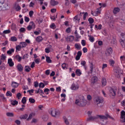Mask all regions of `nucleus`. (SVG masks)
I'll list each match as a JSON object with an SVG mask.
<instances>
[{
	"label": "nucleus",
	"instance_id": "f257e3e1",
	"mask_svg": "<svg viewBox=\"0 0 125 125\" xmlns=\"http://www.w3.org/2000/svg\"><path fill=\"white\" fill-rule=\"evenodd\" d=\"M75 104L80 106V107H83L86 105V100H85L83 96L81 95L79 97V99H76Z\"/></svg>",
	"mask_w": 125,
	"mask_h": 125
},
{
	"label": "nucleus",
	"instance_id": "f03ea898",
	"mask_svg": "<svg viewBox=\"0 0 125 125\" xmlns=\"http://www.w3.org/2000/svg\"><path fill=\"white\" fill-rule=\"evenodd\" d=\"M49 114L53 118H59L61 113L60 111L55 108H51L49 110Z\"/></svg>",
	"mask_w": 125,
	"mask_h": 125
},
{
	"label": "nucleus",
	"instance_id": "7ed1b4c3",
	"mask_svg": "<svg viewBox=\"0 0 125 125\" xmlns=\"http://www.w3.org/2000/svg\"><path fill=\"white\" fill-rule=\"evenodd\" d=\"M118 88L117 87H114L113 88H111L109 89V96L111 98H115V96H116V93L117 92V90Z\"/></svg>",
	"mask_w": 125,
	"mask_h": 125
},
{
	"label": "nucleus",
	"instance_id": "20e7f679",
	"mask_svg": "<svg viewBox=\"0 0 125 125\" xmlns=\"http://www.w3.org/2000/svg\"><path fill=\"white\" fill-rule=\"evenodd\" d=\"M104 101V99L101 97H99L98 96H96L94 98V102L95 104H96L97 105H98V104H101Z\"/></svg>",
	"mask_w": 125,
	"mask_h": 125
},
{
	"label": "nucleus",
	"instance_id": "39448f33",
	"mask_svg": "<svg viewBox=\"0 0 125 125\" xmlns=\"http://www.w3.org/2000/svg\"><path fill=\"white\" fill-rule=\"evenodd\" d=\"M113 52V49L111 47H108L105 51L106 56H110Z\"/></svg>",
	"mask_w": 125,
	"mask_h": 125
},
{
	"label": "nucleus",
	"instance_id": "423d86ee",
	"mask_svg": "<svg viewBox=\"0 0 125 125\" xmlns=\"http://www.w3.org/2000/svg\"><path fill=\"white\" fill-rule=\"evenodd\" d=\"M35 25L34 22L31 21L30 22L29 25L27 26V29L28 31H31L32 29H35Z\"/></svg>",
	"mask_w": 125,
	"mask_h": 125
},
{
	"label": "nucleus",
	"instance_id": "0eeeda50",
	"mask_svg": "<svg viewBox=\"0 0 125 125\" xmlns=\"http://www.w3.org/2000/svg\"><path fill=\"white\" fill-rule=\"evenodd\" d=\"M120 119L121 123H125V111L124 110L121 111Z\"/></svg>",
	"mask_w": 125,
	"mask_h": 125
},
{
	"label": "nucleus",
	"instance_id": "6e6552de",
	"mask_svg": "<svg viewBox=\"0 0 125 125\" xmlns=\"http://www.w3.org/2000/svg\"><path fill=\"white\" fill-rule=\"evenodd\" d=\"M82 17V13H80V14L77 15L75 16L74 18V21H78V22H80V20H81V18Z\"/></svg>",
	"mask_w": 125,
	"mask_h": 125
},
{
	"label": "nucleus",
	"instance_id": "1a4fd4ad",
	"mask_svg": "<svg viewBox=\"0 0 125 125\" xmlns=\"http://www.w3.org/2000/svg\"><path fill=\"white\" fill-rule=\"evenodd\" d=\"M14 7L16 11H19L21 9V7L19 5L18 2H16L14 4Z\"/></svg>",
	"mask_w": 125,
	"mask_h": 125
},
{
	"label": "nucleus",
	"instance_id": "9d476101",
	"mask_svg": "<svg viewBox=\"0 0 125 125\" xmlns=\"http://www.w3.org/2000/svg\"><path fill=\"white\" fill-rule=\"evenodd\" d=\"M97 119V115L96 116H91L89 118H87V122H90V121H94V120H96Z\"/></svg>",
	"mask_w": 125,
	"mask_h": 125
},
{
	"label": "nucleus",
	"instance_id": "9b49d317",
	"mask_svg": "<svg viewBox=\"0 0 125 125\" xmlns=\"http://www.w3.org/2000/svg\"><path fill=\"white\" fill-rule=\"evenodd\" d=\"M79 85L78 84H72L71 86V89L72 90H77V89H79Z\"/></svg>",
	"mask_w": 125,
	"mask_h": 125
},
{
	"label": "nucleus",
	"instance_id": "f8f14e48",
	"mask_svg": "<svg viewBox=\"0 0 125 125\" xmlns=\"http://www.w3.org/2000/svg\"><path fill=\"white\" fill-rule=\"evenodd\" d=\"M8 64L10 67H13V66H14V62H13V61H12V59H9L8 60Z\"/></svg>",
	"mask_w": 125,
	"mask_h": 125
},
{
	"label": "nucleus",
	"instance_id": "ddd939ff",
	"mask_svg": "<svg viewBox=\"0 0 125 125\" xmlns=\"http://www.w3.org/2000/svg\"><path fill=\"white\" fill-rule=\"evenodd\" d=\"M96 82H97V77L95 76L93 77L91 80V84H94Z\"/></svg>",
	"mask_w": 125,
	"mask_h": 125
},
{
	"label": "nucleus",
	"instance_id": "4468645a",
	"mask_svg": "<svg viewBox=\"0 0 125 125\" xmlns=\"http://www.w3.org/2000/svg\"><path fill=\"white\" fill-rule=\"evenodd\" d=\"M97 118L100 120H107V117L103 115H97Z\"/></svg>",
	"mask_w": 125,
	"mask_h": 125
},
{
	"label": "nucleus",
	"instance_id": "2eb2a0df",
	"mask_svg": "<svg viewBox=\"0 0 125 125\" xmlns=\"http://www.w3.org/2000/svg\"><path fill=\"white\" fill-rule=\"evenodd\" d=\"M50 4L51 5H52V6H55V5L58 4V2L55 1V0H51Z\"/></svg>",
	"mask_w": 125,
	"mask_h": 125
},
{
	"label": "nucleus",
	"instance_id": "dca6fc26",
	"mask_svg": "<svg viewBox=\"0 0 125 125\" xmlns=\"http://www.w3.org/2000/svg\"><path fill=\"white\" fill-rule=\"evenodd\" d=\"M17 69L18 71H19V72H22L23 71V67L22 66V65L18 64L17 65Z\"/></svg>",
	"mask_w": 125,
	"mask_h": 125
},
{
	"label": "nucleus",
	"instance_id": "f3484780",
	"mask_svg": "<svg viewBox=\"0 0 125 125\" xmlns=\"http://www.w3.org/2000/svg\"><path fill=\"white\" fill-rule=\"evenodd\" d=\"M102 85L103 86H105V85H106V84H107V81L106 80V79H105V78L102 79Z\"/></svg>",
	"mask_w": 125,
	"mask_h": 125
},
{
	"label": "nucleus",
	"instance_id": "a211bd4d",
	"mask_svg": "<svg viewBox=\"0 0 125 125\" xmlns=\"http://www.w3.org/2000/svg\"><path fill=\"white\" fill-rule=\"evenodd\" d=\"M120 9L118 7L114 8L113 12L114 14H117V13L120 12Z\"/></svg>",
	"mask_w": 125,
	"mask_h": 125
},
{
	"label": "nucleus",
	"instance_id": "6ab92c4d",
	"mask_svg": "<svg viewBox=\"0 0 125 125\" xmlns=\"http://www.w3.org/2000/svg\"><path fill=\"white\" fill-rule=\"evenodd\" d=\"M27 118H28V115L27 114L22 115L20 117L21 120H25Z\"/></svg>",
	"mask_w": 125,
	"mask_h": 125
},
{
	"label": "nucleus",
	"instance_id": "aec40b11",
	"mask_svg": "<svg viewBox=\"0 0 125 125\" xmlns=\"http://www.w3.org/2000/svg\"><path fill=\"white\" fill-rule=\"evenodd\" d=\"M20 45H21V47H26V46H27V43H26V42H21Z\"/></svg>",
	"mask_w": 125,
	"mask_h": 125
},
{
	"label": "nucleus",
	"instance_id": "412c9836",
	"mask_svg": "<svg viewBox=\"0 0 125 125\" xmlns=\"http://www.w3.org/2000/svg\"><path fill=\"white\" fill-rule=\"evenodd\" d=\"M14 52V49L11 48L9 50L7 51V54H9V55H10V54H12Z\"/></svg>",
	"mask_w": 125,
	"mask_h": 125
},
{
	"label": "nucleus",
	"instance_id": "4be33fe9",
	"mask_svg": "<svg viewBox=\"0 0 125 125\" xmlns=\"http://www.w3.org/2000/svg\"><path fill=\"white\" fill-rule=\"evenodd\" d=\"M63 119L65 125H69V121H68V119H67V118H66V117L65 116H63Z\"/></svg>",
	"mask_w": 125,
	"mask_h": 125
},
{
	"label": "nucleus",
	"instance_id": "5701e85b",
	"mask_svg": "<svg viewBox=\"0 0 125 125\" xmlns=\"http://www.w3.org/2000/svg\"><path fill=\"white\" fill-rule=\"evenodd\" d=\"M50 48H51V45H49V47H47L45 49L46 53H49L50 52Z\"/></svg>",
	"mask_w": 125,
	"mask_h": 125
},
{
	"label": "nucleus",
	"instance_id": "b1692460",
	"mask_svg": "<svg viewBox=\"0 0 125 125\" xmlns=\"http://www.w3.org/2000/svg\"><path fill=\"white\" fill-rule=\"evenodd\" d=\"M42 37L41 36H38L37 38H36V41L38 42H42Z\"/></svg>",
	"mask_w": 125,
	"mask_h": 125
},
{
	"label": "nucleus",
	"instance_id": "393cba45",
	"mask_svg": "<svg viewBox=\"0 0 125 125\" xmlns=\"http://www.w3.org/2000/svg\"><path fill=\"white\" fill-rule=\"evenodd\" d=\"M120 43L123 47H125V40H120Z\"/></svg>",
	"mask_w": 125,
	"mask_h": 125
},
{
	"label": "nucleus",
	"instance_id": "a878e982",
	"mask_svg": "<svg viewBox=\"0 0 125 125\" xmlns=\"http://www.w3.org/2000/svg\"><path fill=\"white\" fill-rule=\"evenodd\" d=\"M24 70L25 72H29L30 71H31V68H30V66H25L24 67Z\"/></svg>",
	"mask_w": 125,
	"mask_h": 125
},
{
	"label": "nucleus",
	"instance_id": "bb28decb",
	"mask_svg": "<svg viewBox=\"0 0 125 125\" xmlns=\"http://www.w3.org/2000/svg\"><path fill=\"white\" fill-rule=\"evenodd\" d=\"M18 84L16 82H13L11 84V86H12V87H18Z\"/></svg>",
	"mask_w": 125,
	"mask_h": 125
},
{
	"label": "nucleus",
	"instance_id": "cd10ccee",
	"mask_svg": "<svg viewBox=\"0 0 125 125\" xmlns=\"http://www.w3.org/2000/svg\"><path fill=\"white\" fill-rule=\"evenodd\" d=\"M15 58H16L17 60H18L19 62H20L21 60H22V58L20 57V56H19V55H16Z\"/></svg>",
	"mask_w": 125,
	"mask_h": 125
},
{
	"label": "nucleus",
	"instance_id": "c85d7f7f",
	"mask_svg": "<svg viewBox=\"0 0 125 125\" xmlns=\"http://www.w3.org/2000/svg\"><path fill=\"white\" fill-rule=\"evenodd\" d=\"M120 60L122 62L125 63V56H122L120 57Z\"/></svg>",
	"mask_w": 125,
	"mask_h": 125
},
{
	"label": "nucleus",
	"instance_id": "c756f323",
	"mask_svg": "<svg viewBox=\"0 0 125 125\" xmlns=\"http://www.w3.org/2000/svg\"><path fill=\"white\" fill-rule=\"evenodd\" d=\"M111 43H112V44H116L117 43V40H116V39L113 38L111 41Z\"/></svg>",
	"mask_w": 125,
	"mask_h": 125
},
{
	"label": "nucleus",
	"instance_id": "7c9ffc66",
	"mask_svg": "<svg viewBox=\"0 0 125 125\" xmlns=\"http://www.w3.org/2000/svg\"><path fill=\"white\" fill-rule=\"evenodd\" d=\"M11 104L13 106H15V105H17L18 104V102L16 101V100L12 101Z\"/></svg>",
	"mask_w": 125,
	"mask_h": 125
},
{
	"label": "nucleus",
	"instance_id": "2f4dec72",
	"mask_svg": "<svg viewBox=\"0 0 125 125\" xmlns=\"http://www.w3.org/2000/svg\"><path fill=\"white\" fill-rule=\"evenodd\" d=\"M6 115L7 116V117H14V114H13V113L12 112H8L6 113Z\"/></svg>",
	"mask_w": 125,
	"mask_h": 125
},
{
	"label": "nucleus",
	"instance_id": "473e14b6",
	"mask_svg": "<svg viewBox=\"0 0 125 125\" xmlns=\"http://www.w3.org/2000/svg\"><path fill=\"white\" fill-rule=\"evenodd\" d=\"M42 120L44 122H47V120H48V117L46 115H44L42 116Z\"/></svg>",
	"mask_w": 125,
	"mask_h": 125
},
{
	"label": "nucleus",
	"instance_id": "72a5a7b5",
	"mask_svg": "<svg viewBox=\"0 0 125 125\" xmlns=\"http://www.w3.org/2000/svg\"><path fill=\"white\" fill-rule=\"evenodd\" d=\"M76 73L77 76H80V75H82V72H81V70L80 69L76 70Z\"/></svg>",
	"mask_w": 125,
	"mask_h": 125
},
{
	"label": "nucleus",
	"instance_id": "f704fd0d",
	"mask_svg": "<svg viewBox=\"0 0 125 125\" xmlns=\"http://www.w3.org/2000/svg\"><path fill=\"white\" fill-rule=\"evenodd\" d=\"M109 64L110 66H114V64H115V61L113 60H110Z\"/></svg>",
	"mask_w": 125,
	"mask_h": 125
},
{
	"label": "nucleus",
	"instance_id": "c9c22d12",
	"mask_svg": "<svg viewBox=\"0 0 125 125\" xmlns=\"http://www.w3.org/2000/svg\"><path fill=\"white\" fill-rule=\"evenodd\" d=\"M101 7H100L99 8H98L96 10V14L98 15L100 14V12H101Z\"/></svg>",
	"mask_w": 125,
	"mask_h": 125
},
{
	"label": "nucleus",
	"instance_id": "e433bc0d",
	"mask_svg": "<svg viewBox=\"0 0 125 125\" xmlns=\"http://www.w3.org/2000/svg\"><path fill=\"white\" fill-rule=\"evenodd\" d=\"M121 40L125 41V33H121Z\"/></svg>",
	"mask_w": 125,
	"mask_h": 125
},
{
	"label": "nucleus",
	"instance_id": "4c0bfd02",
	"mask_svg": "<svg viewBox=\"0 0 125 125\" xmlns=\"http://www.w3.org/2000/svg\"><path fill=\"white\" fill-rule=\"evenodd\" d=\"M75 46L76 48H77V49H78L79 50H80V49H81V44L76 43V44H75Z\"/></svg>",
	"mask_w": 125,
	"mask_h": 125
},
{
	"label": "nucleus",
	"instance_id": "58836bf2",
	"mask_svg": "<svg viewBox=\"0 0 125 125\" xmlns=\"http://www.w3.org/2000/svg\"><path fill=\"white\" fill-rule=\"evenodd\" d=\"M11 41L12 42H17V38L15 36L12 37L11 38Z\"/></svg>",
	"mask_w": 125,
	"mask_h": 125
},
{
	"label": "nucleus",
	"instance_id": "ea45409f",
	"mask_svg": "<svg viewBox=\"0 0 125 125\" xmlns=\"http://www.w3.org/2000/svg\"><path fill=\"white\" fill-rule=\"evenodd\" d=\"M6 58V56L3 55V54H2L1 56H0V59L1 60H5Z\"/></svg>",
	"mask_w": 125,
	"mask_h": 125
},
{
	"label": "nucleus",
	"instance_id": "a19ab883",
	"mask_svg": "<svg viewBox=\"0 0 125 125\" xmlns=\"http://www.w3.org/2000/svg\"><path fill=\"white\" fill-rule=\"evenodd\" d=\"M95 27L98 30H101L102 28V25L99 24L98 26H97V25H95Z\"/></svg>",
	"mask_w": 125,
	"mask_h": 125
},
{
	"label": "nucleus",
	"instance_id": "79ce46f5",
	"mask_svg": "<svg viewBox=\"0 0 125 125\" xmlns=\"http://www.w3.org/2000/svg\"><path fill=\"white\" fill-rule=\"evenodd\" d=\"M46 61L47 63H51V60H50L49 57H46Z\"/></svg>",
	"mask_w": 125,
	"mask_h": 125
},
{
	"label": "nucleus",
	"instance_id": "37998d69",
	"mask_svg": "<svg viewBox=\"0 0 125 125\" xmlns=\"http://www.w3.org/2000/svg\"><path fill=\"white\" fill-rule=\"evenodd\" d=\"M88 21L90 24H92V23L94 22V21L93 20V19H92V18H89L88 20Z\"/></svg>",
	"mask_w": 125,
	"mask_h": 125
},
{
	"label": "nucleus",
	"instance_id": "c03bdc74",
	"mask_svg": "<svg viewBox=\"0 0 125 125\" xmlns=\"http://www.w3.org/2000/svg\"><path fill=\"white\" fill-rule=\"evenodd\" d=\"M39 86L40 88H43V87H44V86H45V85H44V84H43V83H39Z\"/></svg>",
	"mask_w": 125,
	"mask_h": 125
},
{
	"label": "nucleus",
	"instance_id": "a18cd8bd",
	"mask_svg": "<svg viewBox=\"0 0 125 125\" xmlns=\"http://www.w3.org/2000/svg\"><path fill=\"white\" fill-rule=\"evenodd\" d=\"M89 41L90 42H94V37H92V36H89Z\"/></svg>",
	"mask_w": 125,
	"mask_h": 125
},
{
	"label": "nucleus",
	"instance_id": "49530a36",
	"mask_svg": "<svg viewBox=\"0 0 125 125\" xmlns=\"http://www.w3.org/2000/svg\"><path fill=\"white\" fill-rule=\"evenodd\" d=\"M21 48L22 47H21V45H18L16 47V50H18V51H20V50H21Z\"/></svg>",
	"mask_w": 125,
	"mask_h": 125
},
{
	"label": "nucleus",
	"instance_id": "de8ad7c7",
	"mask_svg": "<svg viewBox=\"0 0 125 125\" xmlns=\"http://www.w3.org/2000/svg\"><path fill=\"white\" fill-rule=\"evenodd\" d=\"M50 90H49V89L48 88H45L44 90V93H45V94H48Z\"/></svg>",
	"mask_w": 125,
	"mask_h": 125
},
{
	"label": "nucleus",
	"instance_id": "09e8293b",
	"mask_svg": "<svg viewBox=\"0 0 125 125\" xmlns=\"http://www.w3.org/2000/svg\"><path fill=\"white\" fill-rule=\"evenodd\" d=\"M21 102L23 104H25V103H26V102H27V100H26V97H24L23 98H22Z\"/></svg>",
	"mask_w": 125,
	"mask_h": 125
},
{
	"label": "nucleus",
	"instance_id": "8fccbe9b",
	"mask_svg": "<svg viewBox=\"0 0 125 125\" xmlns=\"http://www.w3.org/2000/svg\"><path fill=\"white\" fill-rule=\"evenodd\" d=\"M35 115V113H31L29 115L28 118L27 119L28 120H31V119H32V117H33V116Z\"/></svg>",
	"mask_w": 125,
	"mask_h": 125
},
{
	"label": "nucleus",
	"instance_id": "3c124183",
	"mask_svg": "<svg viewBox=\"0 0 125 125\" xmlns=\"http://www.w3.org/2000/svg\"><path fill=\"white\" fill-rule=\"evenodd\" d=\"M29 102H30V103H34V102H35L36 101H35V99H34L33 98H29Z\"/></svg>",
	"mask_w": 125,
	"mask_h": 125
},
{
	"label": "nucleus",
	"instance_id": "603ef678",
	"mask_svg": "<svg viewBox=\"0 0 125 125\" xmlns=\"http://www.w3.org/2000/svg\"><path fill=\"white\" fill-rule=\"evenodd\" d=\"M68 41H71V40H74V37L72 36H68L67 37Z\"/></svg>",
	"mask_w": 125,
	"mask_h": 125
},
{
	"label": "nucleus",
	"instance_id": "864d4df0",
	"mask_svg": "<svg viewBox=\"0 0 125 125\" xmlns=\"http://www.w3.org/2000/svg\"><path fill=\"white\" fill-rule=\"evenodd\" d=\"M3 34H10V30L8 29V30H4L3 32Z\"/></svg>",
	"mask_w": 125,
	"mask_h": 125
},
{
	"label": "nucleus",
	"instance_id": "5fc2aeb1",
	"mask_svg": "<svg viewBox=\"0 0 125 125\" xmlns=\"http://www.w3.org/2000/svg\"><path fill=\"white\" fill-rule=\"evenodd\" d=\"M88 14L87 12L85 13L83 16V20H85L86 17H87Z\"/></svg>",
	"mask_w": 125,
	"mask_h": 125
},
{
	"label": "nucleus",
	"instance_id": "6e6d98bb",
	"mask_svg": "<svg viewBox=\"0 0 125 125\" xmlns=\"http://www.w3.org/2000/svg\"><path fill=\"white\" fill-rule=\"evenodd\" d=\"M66 33H67V34H69V33H71V28L68 27L66 29L65 31Z\"/></svg>",
	"mask_w": 125,
	"mask_h": 125
},
{
	"label": "nucleus",
	"instance_id": "4d7b16f0",
	"mask_svg": "<svg viewBox=\"0 0 125 125\" xmlns=\"http://www.w3.org/2000/svg\"><path fill=\"white\" fill-rule=\"evenodd\" d=\"M50 28H51L52 29H55L56 28V27L55 26V24L52 23L50 25Z\"/></svg>",
	"mask_w": 125,
	"mask_h": 125
},
{
	"label": "nucleus",
	"instance_id": "13d9d810",
	"mask_svg": "<svg viewBox=\"0 0 125 125\" xmlns=\"http://www.w3.org/2000/svg\"><path fill=\"white\" fill-rule=\"evenodd\" d=\"M81 43L83 46H84L85 45V40H82Z\"/></svg>",
	"mask_w": 125,
	"mask_h": 125
},
{
	"label": "nucleus",
	"instance_id": "bf43d9fd",
	"mask_svg": "<svg viewBox=\"0 0 125 125\" xmlns=\"http://www.w3.org/2000/svg\"><path fill=\"white\" fill-rule=\"evenodd\" d=\"M29 14L30 17H32V16H33V15H34V11H30L29 13Z\"/></svg>",
	"mask_w": 125,
	"mask_h": 125
},
{
	"label": "nucleus",
	"instance_id": "052dcab7",
	"mask_svg": "<svg viewBox=\"0 0 125 125\" xmlns=\"http://www.w3.org/2000/svg\"><path fill=\"white\" fill-rule=\"evenodd\" d=\"M20 31L21 32V33H24V32H25V28L21 27L20 29Z\"/></svg>",
	"mask_w": 125,
	"mask_h": 125
},
{
	"label": "nucleus",
	"instance_id": "680f3d73",
	"mask_svg": "<svg viewBox=\"0 0 125 125\" xmlns=\"http://www.w3.org/2000/svg\"><path fill=\"white\" fill-rule=\"evenodd\" d=\"M40 60L39 59H36L35 60V62L36 64H39L40 63Z\"/></svg>",
	"mask_w": 125,
	"mask_h": 125
},
{
	"label": "nucleus",
	"instance_id": "e2e57ef3",
	"mask_svg": "<svg viewBox=\"0 0 125 125\" xmlns=\"http://www.w3.org/2000/svg\"><path fill=\"white\" fill-rule=\"evenodd\" d=\"M119 5L121 7L124 6L125 5V3L124 2H122L121 3H119Z\"/></svg>",
	"mask_w": 125,
	"mask_h": 125
},
{
	"label": "nucleus",
	"instance_id": "0e129e2a",
	"mask_svg": "<svg viewBox=\"0 0 125 125\" xmlns=\"http://www.w3.org/2000/svg\"><path fill=\"white\" fill-rule=\"evenodd\" d=\"M24 20H25V22H29V21H30V19H29V18H28L27 17H25Z\"/></svg>",
	"mask_w": 125,
	"mask_h": 125
},
{
	"label": "nucleus",
	"instance_id": "69168bd1",
	"mask_svg": "<svg viewBox=\"0 0 125 125\" xmlns=\"http://www.w3.org/2000/svg\"><path fill=\"white\" fill-rule=\"evenodd\" d=\"M7 96H11L12 95V94H11V92L10 91H8L6 93Z\"/></svg>",
	"mask_w": 125,
	"mask_h": 125
},
{
	"label": "nucleus",
	"instance_id": "338daca9",
	"mask_svg": "<svg viewBox=\"0 0 125 125\" xmlns=\"http://www.w3.org/2000/svg\"><path fill=\"white\" fill-rule=\"evenodd\" d=\"M15 123L18 125H21V122L19 120H16Z\"/></svg>",
	"mask_w": 125,
	"mask_h": 125
},
{
	"label": "nucleus",
	"instance_id": "774afa93",
	"mask_svg": "<svg viewBox=\"0 0 125 125\" xmlns=\"http://www.w3.org/2000/svg\"><path fill=\"white\" fill-rule=\"evenodd\" d=\"M121 22H122V23H125V17H123L121 19Z\"/></svg>",
	"mask_w": 125,
	"mask_h": 125
}]
</instances>
